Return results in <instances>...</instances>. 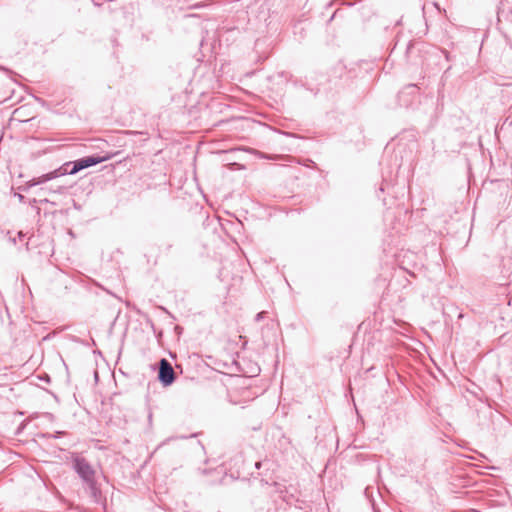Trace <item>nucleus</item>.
Returning a JSON list of instances; mask_svg holds the SVG:
<instances>
[{"label":"nucleus","mask_w":512,"mask_h":512,"mask_svg":"<svg viewBox=\"0 0 512 512\" xmlns=\"http://www.w3.org/2000/svg\"><path fill=\"white\" fill-rule=\"evenodd\" d=\"M114 154L106 153L104 155H90L86 157H82L80 159H77L75 161L66 162L61 167L55 169L54 171H51L49 173L43 174L38 178H33L28 182V185L30 187L36 186L42 183H45L47 181L53 180L57 177L64 176V175H75L79 171L95 166L97 164H100L102 162H105L107 160H110Z\"/></svg>","instance_id":"nucleus-1"},{"label":"nucleus","mask_w":512,"mask_h":512,"mask_svg":"<svg viewBox=\"0 0 512 512\" xmlns=\"http://www.w3.org/2000/svg\"><path fill=\"white\" fill-rule=\"evenodd\" d=\"M72 467L81 479L86 493H88L93 502L100 503L102 500V492L96 480L95 469L81 456L73 458Z\"/></svg>","instance_id":"nucleus-2"},{"label":"nucleus","mask_w":512,"mask_h":512,"mask_svg":"<svg viewBox=\"0 0 512 512\" xmlns=\"http://www.w3.org/2000/svg\"><path fill=\"white\" fill-rule=\"evenodd\" d=\"M176 375L171 363L166 359L162 358L159 361L158 368V380L164 386H170L174 383Z\"/></svg>","instance_id":"nucleus-3"},{"label":"nucleus","mask_w":512,"mask_h":512,"mask_svg":"<svg viewBox=\"0 0 512 512\" xmlns=\"http://www.w3.org/2000/svg\"><path fill=\"white\" fill-rule=\"evenodd\" d=\"M415 91H416V86H415V85H409V86H407L406 90H405V91H403V92H401V94H400V96H399V97H400V101L402 100V98H403L406 94H408V93L410 94V93H412V92L414 93Z\"/></svg>","instance_id":"nucleus-4"},{"label":"nucleus","mask_w":512,"mask_h":512,"mask_svg":"<svg viewBox=\"0 0 512 512\" xmlns=\"http://www.w3.org/2000/svg\"><path fill=\"white\" fill-rule=\"evenodd\" d=\"M264 315H265V312H264V311L259 312V313L255 316V321H256V322L261 321V320L264 318Z\"/></svg>","instance_id":"nucleus-5"},{"label":"nucleus","mask_w":512,"mask_h":512,"mask_svg":"<svg viewBox=\"0 0 512 512\" xmlns=\"http://www.w3.org/2000/svg\"><path fill=\"white\" fill-rule=\"evenodd\" d=\"M503 16H504V11H499L498 12V20L500 21Z\"/></svg>","instance_id":"nucleus-6"},{"label":"nucleus","mask_w":512,"mask_h":512,"mask_svg":"<svg viewBox=\"0 0 512 512\" xmlns=\"http://www.w3.org/2000/svg\"><path fill=\"white\" fill-rule=\"evenodd\" d=\"M16 196L18 197V199H19L20 201H23V200H24V196H23L22 194H19V193H18V194H16Z\"/></svg>","instance_id":"nucleus-7"},{"label":"nucleus","mask_w":512,"mask_h":512,"mask_svg":"<svg viewBox=\"0 0 512 512\" xmlns=\"http://www.w3.org/2000/svg\"><path fill=\"white\" fill-rule=\"evenodd\" d=\"M24 236H25V234H24L23 232H19V233H18V237H19V239H22Z\"/></svg>","instance_id":"nucleus-8"},{"label":"nucleus","mask_w":512,"mask_h":512,"mask_svg":"<svg viewBox=\"0 0 512 512\" xmlns=\"http://www.w3.org/2000/svg\"><path fill=\"white\" fill-rule=\"evenodd\" d=\"M411 103V101L405 100L402 104L405 106H408Z\"/></svg>","instance_id":"nucleus-9"},{"label":"nucleus","mask_w":512,"mask_h":512,"mask_svg":"<svg viewBox=\"0 0 512 512\" xmlns=\"http://www.w3.org/2000/svg\"><path fill=\"white\" fill-rule=\"evenodd\" d=\"M63 434V432L57 431V435H54V438H57L59 435Z\"/></svg>","instance_id":"nucleus-10"},{"label":"nucleus","mask_w":512,"mask_h":512,"mask_svg":"<svg viewBox=\"0 0 512 512\" xmlns=\"http://www.w3.org/2000/svg\"><path fill=\"white\" fill-rule=\"evenodd\" d=\"M256 467L259 468L260 467V462H257L256 463Z\"/></svg>","instance_id":"nucleus-11"}]
</instances>
